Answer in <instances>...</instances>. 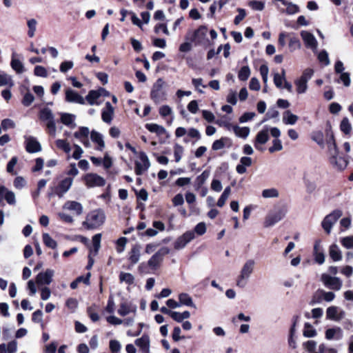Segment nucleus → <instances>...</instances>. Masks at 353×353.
I'll use <instances>...</instances> for the list:
<instances>
[{
    "instance_id": "56",
    "label": "nucleus",
    "mask_w": 353,
    "mask_h": 353,
    "mask_svg": "<svg viewBox=\"0 0 353 353\" xmlns=\"http://www.w3.org/2000/svg\"><path fill=\"white\" fill-rule=\"evenodd\" d=\"M312 139L315 141L319 145L323 147L324 146V141H323V134L321 131L314 132L312 135Z\"/></svg>"
},
{
    "instance_id": "42",
    "label": "nucleus",
    "mask_w": 353,
    "mask_h": 353,
    "mask_svg": "<svg viewBox=\"0 0 353 353\" xmlns=\"http://www.w3.org/2000/svg\"><path fill=\"white\" fill-rule=\"evenodd\" d=\"M261 195L264 199L278 198L279 192L276 188H271L263 190L261 192Z\"/></svg>"
},
{
    "instance_id": "28",
    "label": "nucleus",
    "mask_w": 353,
    "mask_h": 353,
    "mask_svg": "<svg viewBox=\"0 0 353 353\" xmlns=\"http://www.w3.org/2000/svg\"><path fill=\"white\" fill-rule=\"evenodd\" d=\"M299 316L298 315H295L292 318V324L291 325V327L290 329V334H289V339H288V343L290 347L292 348H296V342L294 340L293 337L296 332V323L299 321Z\"/></svg>"
},
{
    "instance_id": "49",
    "label": "nucleus",
    "mask_w": 353,
    "mask_h": 353,
    "mask_svg": "<svg viewBox=\"0 0 353 353\" xmlns=\"http://www.w3.org/2000/svg\"><path fill=\"white\" fill-rule=\"evenodd\" d=\"M120 282H125L128 285L134 283V277L130 273L121 272L119 276Z\"/></svg>"
},
{
    "instance_id": "31",
    "label": "nucleus",
    "mask_w": 353,
    "mask_h": 353,
    "mask_svg": "<svg viewBox=\"0 0 353 353\" xmlns=\"http://www.w3.org/2000/svg\"><path fill=\"white\" fill-rule=\"evenodd\" d=\"M231 139L228 137H221L220 139L214 141L212 145L213 150H219L223 148L225 145L230 146Z\"/></svg>"
},
{
    "instance_id": "51",
    "label": "nucleus",
    "mask_w": 353,
    "mask_h": 353,
    "mask_svg": "<svg viewBox=\"0 0 353 353\" xmlns=\"http://www.w3.org/2000/svg\"><path fill=\"white\" fill-rule=\"evenodd\" d=\"M231 192V188L230 187H227L225 188L223 192L222 193L221 196L219 199L217 201V205L220 208L223 207L227 199H228L230 194Z\"/></svg>"
},
{
    "instance_id": "60",
    "label": "nucleus",
    "mask_w": 353,
    "mask_h": 353,
    "mask_svg": "<svg viewBox=\"0 0 353 353\" xmlns=\"http://www.w3.org/2000/svg\"><path fill=\"white\" fill-rule=\"evenodd\" d=\"M34 73L37 77H48V72H47L46 69L41 65H37L34 68Z\"/></svg>"
},
{
    "instance_id": "11",
    "label": "nucleus",
    "mask_w": 353,
    "mask_h": 353,
    "mask_svg": "<svg viewBox=\"0 0 353 353\" xmlns=\"http://www.w3.org/2000/svg\"><path fill=\"white\" fill-rule=\"evenodd\" d=\"M139 159L140 161L135 163V172L137 175H141L150 165L148 156L145 152H141L139 153Z\"/></svg>"
},
{
    "instance_id": "5",
    "label": "nucleus",
    "mask_w": 353,
    "mask_h": 353,
    "mask_svg": "<svg viewBox=\"0 0 353 353\" xmlns=\"http://www.w3.org/2000/svg\"><path fill=\"white\" fill-rule=\"evenodd\" d=\"M286 210L284 208H279L270 212L265 217L264 227L268 228L274 225L280 221L285 216Z\"/></svg>"
},
{
    "instance_id": "38",
    "label": "nucleus",
    "mask_w": 353,
    "mask_h": 353,
    "mask_svg": "<svg viewBox=\"0 0 353 353\" xmlns=\"http://www.w3.org/2000/svg\"><path fill=\"white\" fill-rule=\"evenodd\" d=\"M210 176V172L204 170L199 176H198L194 182L196 190H199L205 183L206 180Z\"/></svg>"
},
{
    "instance_id": "64",
    "label": "nucleus",
    "mask_w": 353,
    "mask_h": 353,
    "mask_svg": "<svg viewBox=\"0 0 353 353\" xmlns=\"http://www.w3.org/2000/svg\"><path fill=\"white\" fill-rule=\"evenodd\" d=\"M318 59L320 62L323 63L325 65L330 64L328 54L325 50H322L321 52H319L318 55Z\"/></svg>"
},
{
    "instance_id": "43",
    "label": "nucleus",
    "mask_w": 353,
    "mask_h": 353,
    "mask_svg": "<svg viewBox=\"0 0 353 353\" xmlns=\"http://www.w3.org/2000/svg\"><path fill=\"white\" fill-rule=\"evenodd\" d=\"M301 46L299 39L295 36L289 37L288 47L290 52H294L298 49H300Z\"/></svg>"
},
{
    "instance_id": "14",
    "label": "nucleus",
    "mask_w": 353,
    "mask_h": 353,
    "mask_svg": "<svg viewBox=\"0 0 353 353\" xmlns=\"http://www.w3.org/2000/svg\"><path fill=\"white\" fill-rule=\"evenodd\" d=\"M72 183L73 179L72 177H66L59 183L55 190L59 197H62L70 190Z\"/></svg>"
},
{
    "instance_id": "7",
    "label": "nucleus",
    "mask_w": 353,
    "mask_h": 353,
    "mask_svg": "<svg viewBox=\"0 0 353 353\" xmlns=\"http://www.w3.org/2000/svg\"><path fill=\"white\" fill-rule=\"evenodd\" d=\"M254 266V261L252 259L248 260L243 266L241 271V274L239 276L237 279V285L239 287H244L246 282L244 281L248 279L253 272Z\"/></svg>"
},
{
    "instance_id": "57",
    "label": "nucleus",
    "mask_w": 353,
    "mask_h": 353,
    "mask_svg": "<svg viewBox=\"0 0 353 353\" xmlns=\"http://www.w3.org/2000/svg\"><path fill=\"white\" fill-rule=\"evenodd\" d=\"M283 149L281 141L279 139H275L272 141V146L269 148L270 153H273L276 151H281Z\"/></svg>"
},
{
    "instance_id": "52",
    "label": "nucleus",
    "mask_w": 353,
    "mask_h": 353,
    "mask_svg": "<svg viewBox=\"0 0 353 353\" xmlns=\"http://www.w3.org/2000/svg\"><path fill=\"white\" fill-rule=\"evenodd\" d=\"M56 145L58 148L63 150L65 153H70L71 148L69 143L64 139H58L56 141Z\"/></svg>"
},
{
    "instance_id": "41",
    "label": "nucleus",
    "mask_w": 353,
    "mask_h": 353,
    "mask_svg": "<svg viewBox=\"0 0 353 353\" xmlns=\"http://www.w3.org/2000/svg\"><path fill=\"white\" fill-rule=\"evenodd\" d=\"M136 309H131V305L127 302L121 303L119 308L118 309V314L121 316H125L128 314L130 312H135Z\"/></svg>"
},
{
    "instance_id": "3",
    "label": "nucleus",
    "mask_w": 353,
    "mask_h": 353,
    "mask_svg": "<svg viewBox=\"0 0 353 353\" xmlns=\"http://www.w3.org/2000/svg\"><path fill=\"white\" fill-rule=\"evenodd\" d=\"M342 215V211L337 209L324 217L321 222V226L326 234H330L333 225Z\"/></svg>"
},
{
    "instance_id": "21",
    "label": "nucleus",
    "mask_w": 353,
    "mask_h": 353,
    "mask_svg": "<svg viewBox=\"0 0 353 353\" xmlns=\"http://www.w3.org/2000/svg\"><path fill=\"white\" fill-rule=\"evenodd\" d=\"M114 114V108L111 105L110 102L107 101L105 103V108L102 110L101 119L103 122L110 123Z\"/></svg>"
},
{
    "instance_id": "18",
    "label": "nucleus",
    "mask_w": 353,
    "mask_h": 353,
    "mask_svg": "<svg viewBox=\"0 0 353 353\" xmlns=\"http://www.w3.org/2000/svg\"><path fill=\"white\" fill-rule=\"evenodd\" d=\"M323 280L325 285L328 286L330 289L334 290H339L341 289L342 283L339 278L331 276L329 275H323Z\"/></svg>"
},
{
    "instance_id": "22",
    "label": "nucleus",
    "mask_w": 353,
    "mask_h": 353,
    "mask_svg": "<svg viewBox=\"0 0 353 353\" xmlns=\"http://www.w3.org/2000/svg\"><path fill=\"white\" fill-rule=\"evenodd\" d=\"M90 139L92 141L97 145L96 150L99 151H103L105 148V142L103 141V135L95 131L92 130L90 132Z\"/></svg>"
},
{
    "instance_id": "25",
    "label": "nucleus",
    "mask_w": 353,
    "mask_h": 353,
    "mask_svg": "<svg viewBox=\"0 0 353 353\" xmlns=\"http://www.w3.org/2000/svg\"><path fill=\"white\" fill-rule=\"evenodd\" d=\"M141 247L139 244H134L132 248L128 254V260L132 265H134L139 261L141 256Z\"/></svg>"
},
{
    "instance_id": "26",
    "label": "nucleus",
    "mask_w": 353,
    "mask_h": 353,
    "mask_svg": "<svg viewBox=\"0 0 353 353\" xmlns=\"http://www.w3.org/2000/svg\"><path fill=\"white\" fill-rule=\"evenodd\" d=\"M252 160L250 157H243L240 159V163L236 165V170L239 174H244L246 172V167L252 165Z\"/></svg>"
},
{
    "instance_id": "29",
    "label": "nucleus",
    "mask_w": 353,
    "mask_h": 353,
    "mask_svg": "<svg viewBox=\"0 0 353 353\" xmlns=\"http://www.w3.org/2000/svg\"><path fill=\"white\" fill-rule=\"evenodd\" d=\"M314 260L318 264H323L325 261V255L321 244H314Z\"/></svg>"
},
{
    "instance_id": "46",
    "label": "nucleus",
    "mask_w": 353,
    "mask_h": 353,
    "mask_svg": "<svg viewBox=\"0 0 353 353\" xmlns=\"http://www.w3.org/2000/svg\"><path fill=\"white\" fill-rule=\"evenodd\" d=\"M296 92L299 94H303L307 90V82L301 78L295 81Z\"/></svg>"
},
{
    "instance_id": "16",
    "label": "nucleus",
    "mask_w": 353,
    "mask_h": 353,
    "mask_svg": "<svg viewBox=\"0 0 353 353\" xmlns=\"http://www.w3.org/2000/svg\"><path fill=\"white\" fill-rule=\"evenodd\" d=\"M54 270L47 269L45 272H39L36 277V282L39 285H49L52 280Z\"/></svg>"
},
{
    "instance_id": "36",
    "label": "nucleus",
    "mask_w": 353,
    "mask_h": 353,
    "mask_svg": "<svg viewBox=\"0 0 353 353\" xmlns=\"http://www.w3.org/2000/svg\"><path fill=\"white\" fill-rule=\"evenodd\" d=\"M5 85L12 88L14 86V81L10 75L0 71V87Z\"/></svg>"
},
{
    "instance_id": "19",
    "label": "nucleus",
    "mask_w": 353,
    "mask_h": 353,
    "mask_svg": "<svg viewBox=\"0 0 353 353\" xmlns=\"http://www.w3.org/2000/svg\"><path fill=\"white\" fill-rule=\"evenodd\" d=\"M325 131H326V134L327 137L326 142H327L328 150H329L330 154H338L339 151H338V148H337L336 141L334 139V134L331 130V127L330 126L328 128L326 129Z\"/></svg>"
},
{
    "instance_id": "15",
    "label": "nucleus",
    "mask_w": 353,
    "mask_h": 353,
    "mask_svg": "<svg viewBox=\"0 0 353 353\" xmlns=\"http://www.w3.org/2000/svg\"><path fill=\"white\" fill-rule=\"evenodd\" d=\"M63 209L72 212L74 215L79 216L83 213V205L75 201H68L63 205Z\"/></svg>"
},
{
    "instance_id": "62",
    "label": "nucleus",
    "mask_w": 353,
    "mask_h": 353,
    "mask_svg": "<svg viewBox=\"0 0 353 353\" xmlns=\"http://www.w3.org/2000/svg\"><path fill=\"white\" fill-rule=\"evenodd\" d=\"M305 350L309 353H315L316 352V343L314 341H307V342L304 343L303 344Z\"/></svg>"
},
{
    "instance_id": "2",
    "label": "nucleus",
    "mask_w": 353,
    "mask_h": 353,
    "mask_svg": "<svg viewBox=\"0 0 353 353\" xmlns=\"http://www.w3.org/2000/svg\"><path fill=\"white\" fill-rule=\"evenodd\" d=\"M39 119L46 123L48 133L55 137L57 132L56 122L52 111L48 108H42L39 111Z\"/></svg>"
},
{
    "instance_id": "6",
    "label": "nucleus",
    "mask_w": 353,
    "mask_h": 353,
    "mask_svg": "<svg viewBox=\"0 0 353 353\" xmlns=\"http://www.w3.org/2000/svg\"><path fill=\"white\" fill-rule=\"evenodd\" d=\"M170 250L166 247L161 248L158 252L152 256L148 260L150 268L152 270H156L160 267L163 257L168 254Z\"/></svg>"
},
{
    "instance_id": "32",
    "label": "nucleus",
    "mask_w": 353,
    "mask_h": 353,
    "mask_svg": "<svg viewBox=\"0 0 353 353\" xmlns=\"http://www.w3.org/2000/svg\"><path fill=\"white\" fill-rule=\"evenodd\" d=\"M232 131L237 137L243 139H245L250 133V129L249 127H240L237 125H234Z\"/></svg>"
},
{
    "instance_id": "1",
    "label": "nucleus",
    "mask_w": 353,
    "mask_h": 353,
    "mask_svg": "<svg viewBox=\"0 0 353 353\" xmlns=\"http://www.w3.org/2000/svg\"><path fill=\"white\" fill-rule=\"evenodd\" d=\"M105 215L100 209L94 210L89 212L83 222V225L87 229H96L103 224Z\"/></svg>"
},
{
    "instance_id": "30",
    "label": "nucleus",
    "mask_w": 353,
    "mask_h": 353,
    "mask_svg": "<svg viewBox=\"0 0 353 353\" xmlns=\"http://www.w3.org/2000/svg\"><path fill=\"white\" fill-rule=\"evenodd\" d=\"M135 344L139 347L142 351L148 353L150 347V339L148 335H143L141 338L136 339Z\"/></svg>"
},
{
    "instance_id": "23",
    "label": "nucleus",
    "mask_w": 353,
    "mask_h": 353,
    "mask_svg": "<svg viewBox=\"0 0 353 353\" xmlns=\"http://www.w3.org/2000/svg\"><path fill=\"white\" fill-rule=\"evenodd\" d=\"M325 336L327 340H339L343 336V332L341 328L339 327L328 328L325 331Z\"/></svg>"
},
{
    "instance_id": "54",
    "label": "nucleus",
    "mask_w": 353,
    "mask_h": 353,
    "mask_svg": "<svg viewBox=\"0 0 353 353\" xmlns=\"http://www.w3.org/2000/svg\"><path fill=\"white\" fill-rule=\"evenodd\" d=\"M250 75V70L248 65L243 66L239 72L238 77L241 81H246Z\"/></svg>"
},
{
    "instance_id": "4",
    "label": "nucleus",
    "mask_w": 353,
    "mask_h": 353,
    "mask_svg": "<svg viewBox=\"0 0 353 353\" xmlns=\"http://www.w3.org/2000/svg\"><path fill=\"white\" fill-rule=\"evenodd\" d=\"M163 81L161 79H159L152 86L150 97L156 103L166 99V92L163 90Z\"/></svg>"
},
{
    "instance_id": "59",
    "label": "nucleus",
    "mask_w": 353,
    "mask_h": 353,
    "mask_svg": "<svg viewBox=\"0 0 353 353\" xmlns=\"http://www.w3.org/2000/svg\"><path fill=\"white\" fill-rule=\"evenodd\" d=\"M34 97L30 92H26L23 98L22 103L25 106H29L34 101Z\"/></svg>"
},
{
    "instance_id": "45",
    "label": "nucleus",
    "mask_w": 353,
    "mask_h": 353,
    "mask_svg": "<svg viewBox=\"0 0 353 353\" xmlns=\"http://www.w3.org/2000/svg\"><path fill=\"white\" fill-rule=\"evenodd\" d=\"M90 134V130L88 127H80L79 130L74 133V137L79 139L82 140L88 138Z\"/></svg>"
},
{
    "instance_id": "61",
    "label": "nucleus",
    "mask_w": 353,
    "mask_h": 353,
    "mask_svg": "<svg viewBox=\"0 0 353 353\" xmlns=\"http://www.w3.org/2000/svg\"><path fill=\"white\" fill-rule=\"evenodd\" d=\"M279 115V111L275 108H270L265 115V118L261 123L266 121L268 119L276 118Z\"/></svg>"
},
{
    "instance_id": "10",
    "label": "nucleus",
    "mask_w": 353,
    "mask_h": 353,
    "mask_svg": "<svg viewBox=\"0 0 353 353\" xmlns=\"http://www.w3.org/2000/svg\"><path fill=\"white\" fill-rule=\"evenodd\" d=\"M269 140V130L268 127H265L262 130L259 131L254 141V148L259 150L263 151L262 145L265 144Z\"/></svg>"
},
{
    "instance_id": "17",
    "label": "nucleus",
    "mask_w": 353,
    "mask_h": 353,
    "mask_svg": "<svg viewBox=\"0 0 353 353\" xmlns=\"http://www.w3.org/2000/svg\"><path fill=\"white\" fill-rule=\"evenodd\" d=\"M65 101L69 103L85 104V99L77 92L70 88L65 91Z\"/></svg>"
},
{
    "instance_id": "27",
    "label": "nucleus",
    "mask_w": 353,
    "mask_h": 353,
    "mask_svg": "<svg viewBox=\"0 0 353 353\" xmlns=\"http://www.w3.org/2000/svg\"><path fill=\"white\" fill-rule=\"evenodd\" d=\"M76 116L74 114L61 113V122L71 128H74L77 125L74 122Z\"/></svg>"
},
{
    "instance_id": "39",
    "label": "nucleus",
    "mask_w": 353,
    "mask_h": 353,
    "mask_svg": "<svg viewBox=\"0 0 353 353\" xmlns=\"http://www.w3.org/2000/svg\"><path fill=\"white\" fill-rule=\"evenodd\" d=\"M101 93L97 90H90L88 95L85 97V101L86 100L90 105H99L97 100L100 97Z\"/></svg>"
},
{
    "instance_id": "13",
    "label": "nucleus",
    "mask_w": 353,
    "mask_h": 353,
    "mask_svg": "<svg viewBox=\"0 0 353 353\" xmlns=\"http://www.w3.org/2000/svg\"><path fill=\"white\" fill-rule=\"evenodd\" d=\"M301 36L307 48L312 49L313 51L317 49V41L312 33L303 30L301 32Z\"/></svg>"
},
{
    "instance_id": "34",
    "label": "nucleus",
    "mask_w": 353,
    "mask_h": 353,
    "mask_svg": "<svg viewBox=\"0 0 353 353\" xmlns=\"http://www.w3.org/2000/svg\"><path fill=\"white\" fill-rule=\"evenodd\" d=\"M153 227L154 228H148L145 231L147 236H154L157 234L158 230L163 231L165 228L164 224L161 221H154Z\"/></svg>"
},
{
    "instance_id": "48",
    "label": "nucleus",
    "mask_w": 353,
    "mask_h": 353,
    "mask_svg": "<svg viewBox=\"0 0 353 353\" xmlns=\"http://www.w3.org/2000/svg\"><path fill=\"white\" fill-rule=\"evenodd\" d=\"M341 130L345 134H350L352 131V125L347 117L342 119L340 124Z\"/></svg>"
},
{
    "instance_id": "9",
    "label": "nucleus",
    "mask_w": 353,
    "mask_h": 353,
    "mask_svg": "<svg viewBox=\"0 0 353 353\" xmlns=\"http://www.w3.org/2000/svg\"><path fill=\"white\" fill-rule=\"evenodd\" d=\"M84 181L85 185L89 188L101 187L105 184V180L103 177L94 173L87 174L84 176Z\"/></svg>"
},
{
    "instance_id": "47",
    "label": "nucleus",
    "mask_w": 353,
    "mask_h": 353,
    "mask_svg": "<svg viewBox=\"0 0 353 353\" xmlns=\"http://www.w3.org/2000/svg\"><path fill=\"white\" fill-rule=\"evenodd\" d=\"M10 65L17 73L21 74L24 71V66L21 61L14 57L12 58Z\"/></svg>"
},
{
    "instance_id": "55",
    "label": "nucleus",
    "mask_w": 353,
    "mask_h": 353,
    "mask_svg": "<svg viewBox=\"0 0 353 353\" xmlns=\"http://www.w3.org/2000/svg\"><path fill=\"white\" fill-rule=\"evenodd\" d=\"M337 307L335 306H330L326 310V317L330 320L339 319L337 316Z\"/></svg>"
},
{
    "instance_id": "33",
    "label": "nucleus",
    "mask_w": 353,
    "mask_h": 353,
    "mask_svg": "<svg viewBox=\"0 0 353 353\" xmlns=\"http://www.w3.org/2000/svg\"><path fill=\"white\" fill-rule=\"evenodd\" d=\"M299 120V117L294 114L290 110H287L283 113V122L285 125H294Z\"/></svg>"
},
{
    "instance_id": "40",
    "label": "nucleus",
    "mask_w": 353,
    "mask_h": 353,
    "mask_svg": "<svg viewBox=\"0 0 353 353\" xmlns=\"http://www.w3.org/2000/svg\"><path fill=\"white\" fill-rule=\"evenodd\" d=\"M179 304L195 307L192 297L187 293H181L179 295Z\"/></svg>"
},
{
    "instance_id": "35",
    "label": "nucleus",
    "mask_w": 353,
    "mask_h": 353,
    "mask_svg": "<svg viewBox=\"0 0 353 353\" xmlns=\"http://www.w3.org/2000/svg\"><path fill=\"white\" fill-rule=\"evenodd\" d=\"M145 128L150 132L156 133L157 135H162L166 132L164 127L156 123H147Z\"/></svg>"
},
{
    "instance_id": "58",
    "label": "nucleus",
    "mask_w": 353,
    "mask_h": 353,
    "mask_svg": "<svg viewBox=\"0 0 353 353\" xmlns=\"http://www.w3.org/2000/svg\"><path fill=\"white\" fill-rule=\"evenodd\" d=\"M100 247H101V244L90 245V246H88V249H89L88 258L91 257L92 259H94V257L97 255L99 250L100 249Z\"/></svg>"
},
{
    "instance_id": "20",
    "label": "nucleus",
    "mask_w": 353,
    "mask_h": 353,
    "mask_svg": "<svg viewBox=\"0 0 353 353\" xmlns=\"http://www.w3.org/2000/svg\"><path fill=\"white\" fill-rule=\"evenodd\" d=\"M26 149L29 153H35L41 150V146L34 137H29L26 140Z\"/></svg>"
},
{
    "instance_id": "12",
    "label": "nucleus",
    "mask_w": 353,
    "mask_h": 353,
    "mask_svg": "<svg viewBox=\"0 0 353 353\" xmlns=\"http://www.w3.org/2000/svg\"><path fill=\"white\" fill-rule=\"evenodd\" d=\"M3 199L10 205H14L17 203L15 194L5 186L0 185V203L3 202Z\"/></svg>"
},
{
    "instance_id": "37",
    "label": "nucleus",
    "mask_w": 353,
    "mask_h": 353,
    "mask_svg": "<svg viewBox=\"0 0 353 353\" xmlns=\"http://www.w3.org/2000/svg\"><path fill=\"white\" fill-rule=\"evenodd\" d=\"M330 256L334 261H339L342 259L341 252L336 244H332L329 250Z\"/></svg>"
},
{
    "instance_id": "24",
    "label": "nucleus",
    "mask_w": 353,
    "mask_h": 353,
    "mask_svg": "<svg viewBox=\"0 0 353 353\" xmlns=\"http://www.w3.org/2000/svg\"><path fill=\"white\" fill-rule=\"evenodd\" d=\"M331 164L338 170H343L347 165V161L338 154H332L330 157Z\"/></svg>"
},
{
    "instance_id": "63",
    "label": "nucleus",
    "mask_w": 353,
    "mask_h": 353,
    "mask_svg": "<svg viewBox=\"0 0 353 353\" xmlns=\"http://www.w3.org/2000/svg\"><path fill=\"white\" fill-rule=\"evenodd\" d=\"M255 116L256 114L254 112H245L243 115H241L239 117V121L241 123H243L252 120Z\"/></svg>"
},
{
    "instance_id": "8",
    "label": "nucleus",
    "mask_w": 353,
    "mask_h": 353,
    "mask_svg": "<svg viewBox=\"0 0 353 353\" xmlns=\"http://www.w3.org/2000/svg\"><path fill=\"white\" fill-rule=\"evenodd\" d=\"M207 28L205 26H200L195 31H189L185 37L187 40L197 43H201L206 37Z\"/></svg>"
},
{
    "instance_id": "44",
    "label": "nucleus",
    "mask_w": 353,
    "mask_h": 353,
    "mask_svg": "<svg viewBox=\"0 0 353 353\" xmlns=\"http://www.w3.org/2000/svg\"><path fill=\"white\" fill-rule=\"evenodd\" d=\"M303 334L305 337L310 338L316 336L317 332L310 323H305L304 325Z\"/></svg>"
},
{
    "instance_id": "50",
    "label": "nucleus",
    "mask_w": 353,
    "mask_h": 353,
    "mask_svg": "<svg viewBox=\"0 0 353 353\" xmlns=\"http://www.w3.org/2000/svg\"><path fill=\"white\" fill-rule=\"evenodd\" d=\"M37 21L34 19H29L27 21V26L28 28V35L29 37L32 38L34 36L37 29Z\"/></svg>"
},
{
    "instance_id": "53",
    "label": "nucleus",
    "mask_w": 353,
    "mask_h": 353,
    "mask_svg": "<svg viewBox=\"0 0 353 353\" xmlns=\"http://www.w3.org/2000/svg\"><path fill=\"white\" fill-rule=\"evenodd\" d=\"M184 149L183 147L178 143L174 145V156L176 162H179L181 159Z\"/></svg>"
}]
</instances>
